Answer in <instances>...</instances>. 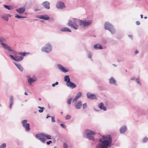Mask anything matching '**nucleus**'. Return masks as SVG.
Segmentation results:
<instances>
[{"label": "nucleus", "mask_w": 148, "mask_h": 148, "mask_svg": "<svg viewBox=\"0 0 148 148\" xmlns=\"http://www.w3.org/2000/svg\"><path fill=\"white\" fill-rule=\"evenodd\" d=\"M99 141L101 143L97 145V148H108L111 145L112 139L110 135L103 136Z\"/></svg>", "instance_id": "1"}, {"label": "nucleus", "mask_w": 148, "mask_h": 148, "mask_svg": "<svg viewBox=\"0 0 148 148\" xmlns=\"http://www.w3.org/2000/svg\"><path fill=\"white\" fill-rule=\"evenodd\" d=\"M79 21L81 25L83 26L84 27L88 26L90 25L92 23V21H82L79 20V21L77 19L75 18H73L72 21H69L68 23V25L74 29H77L78 28V25L76 23Z\"/></svg>", "instance_id": "2"}, {"label": "nucleus", "mask_w": 148, "mask_h": 148, "mask_svg": "<svg viewBox=\"0 0 148 148\" xmlns=\"http://www.w3.org/2000/svg\"><path fill=\"white\" fill-rule=\"evenodd\" d=\"M35 137L43 143H45V140L47 139H51V136L43 133L36 134Z\"/></svg>", "instance_id": "3"}, {"label": "nucleus", "mask_w": 148, "mask_h": 148, "mask_svg": "<svg viewBox=\"0 0 148 148\" xmlns=\"http://www.w3.org/2000/svg\"><path fill=\"white\" fill-rule=\"evenodd\" d=\"M86 133V136L88 138L89 140H94V138L92 135H95L96 133L93 131H91L89 130H86L85 131Z\"/></svg>", "instance_id": "4"}, {"label": "nucleus", "mask_w": 148, "mask_h": 148, "mask_svg": "<svg viewBox=\"0 0 148 148\" xmlns=\"http://www.w3.org/2000/svg\"><path fill=\"white\" fill-rule=\"evenodd\" d=\"M104 28L109 30L112 34L115 33V31L113 26L109 23L106 22L105 23Z\"/></svg>", "instance_id": "5"}, {"label": "nucleus", "mask_w": 148, "mask_h": 148, "mask_svg": "<svg viewBox=\"0 0 148 148\" xmlns=\"http://www.w3.org/2000/svg\"><path fill=\"white\" fill-rule=\"evenodd\" d=\"M52 50V47L49 44H47L46 45L45 47H43L41 49L42 51L46 53H49Z\"/></svg>", "instance_id": "6"}, {"label": "nucleus", "mask_w": 148, "mask_h": 148, "mask_svg": "<svg viewBox=\"0 0 148 148\" xmlns=\"http://www.w3.org/2000/svg\"><path fill=\"white\" fill-rule=\"evenodd\" d=\"M27 121L26 120H23L22 121V123L23 126L25 128L26 130L27 131H29L30 129L29 128V125L27 123Z\"/></svg>", "instance_id": "7"}, {"label": "nucleus", "mask_w": 148, "mask_h": 148, "mask_svg": "<svg viewBox=\"0 0 148 148\" xmlns=\"http://www.w3.org/2000/svg\"><path fill=\"white\" fill-rule=\"evenodd\" d=\"M27 77L28 79V82L30 85H31V83L36 81L37 80V78L35 77L31 78L29 76H27Z\"/></svg>", "instance_id": "8"}, {"label": "nucleus", "mask_w": 148, "mask_h": 148, "mask_svg": "<svg viewBox=\"0 0 148 148\" xmlns=\"http://www.w3.org/2000/svg\"><path fill=\"white\" fill-rule=\"evenodd\" d=\"M87 96L88 98L91 99H97L95 95L89 93H88L87 94Z\"/></svg>", "instance_id": "9"}, {"label": "nucleus", "mask_w": 148, "mask_h": 148, "mask_svg": "<svg viewBox=\"0 0 148 148\" xmlns=\"http://www.w3.org/2000/svg\"><path fill=\"white\" fill-rule=\"evenodd\" d=\"M66 85L68 87H70L72 88H75L76 86L75 84L71 81L69 82V83H67L66 84Z\"/></svg>", "instance_id": "10"}, {"label": "nucleus", "mask_w": 148, "mask_h": 148, "mask_svg": "<svg viewBox=\"0 0 148 148\" xmlns=\"http://www.w3.org/2000/svg\"><path fill=\"white\" fill-rule=\"evenodd\" d=\"M56 6L58 8L63 9L65 7L64 4L61 2H58L56 5Z\"/></svg>", "instance_id": "11"}, {"label": "nucleus", "mask_w": 148, "mask_h": 148, "mask_svg": "<svg viewBox=\"0 0 148 148\" xmlns=\"http://www.w3.org/2000/svg\"><path fill=\"white\" fill-rule=\"evenodd\" d=\"M1 44L2 46L6 50H8L10 51H12V50L11 49L10 47H9L7 45L1 42Z\"/></svg>", "instance_id": "12"}, {"label": "nucleus", "mask_w": 148, "mask_h": 148, "mask_svg": "<svg viewBox=\"0 0 148 148\" xmlns=\"http://www.w3.org/2000/svg\"><path fill=\"white\" fill-rule=\"evenodd\" d=\"M82 95V94L81 92H79L77 94L75 97L74 99L73 102H74L76 101L78 99H79Z\"/></svg>", "instance_id": "13"}, {"label": "nucleus", "mask_w": 148, "mask_h": 148, "mask_svg": "<svg viewBox=\"0 0 148 148\" xmlns=\"http://www.w3.org/2000/svg\"><path fill=\"white\" fill-rule=\"evenodd\" d=\"M19 14L23 13L25 10V8L24 7L20 8L16 10Z\"/></svg>", "instance_id": "14"}, {"label": "nucleus", "mask_w": 148, "mask_h": 148, "mask_svg": "<svg viewBox=\"0 0 148 148\" xmlns=\"http://www.w3.org/2000/svg\"><path fill=\"white\" fill-rule=\"evenodd\" d=\"M82 105V102L80 100L78 101L75 105V107L77 109H80Z\"/></svg>", "instance_id": "15"}, {"label": "nucleus", "mask_w": 148, "mask_h": 148, "mask_svg": "<svg viewBox=\"0 0 148 148\" xmlns=\"http://www.w3.org/2000/svg\"><path fill=\"white\" fill-rule=\"evenodd\" d=\"M98 107L101 110H106V108L104 106L103 103H100L98 105Z\"/></svg>", "instance_id": "16"}, {"label": "nucleus", "mask_w": 148, "mask_h": 148, "mask_svg": "<svg viewBox=\"0 0 148 148\" xmlns=\"http://www.w3.org/2000/svg\"><path fill=\"white\" fill-rule=\"evenodd\" d=\"M50 3L47 1H45L42 3V5L43 6L47 9H49Z\"/></svg>", "instance_id": "17"}, {"label": "nucleus", "mask_w": 148, "mask_h": 148, "mask_svg": "<svg viewBox=\"0 0 148 148\" xmlns=\"http://www.w3.org/2000/svg\"><path fill=\"white\" fill-rule=\"evenodd\" d=\"M58 67L59 69L63 72L66 73L68 71L66 69L64 68L60 65H58Z\"/></svg>", "instance_id": "18"}, {"label": "nucleus", "mask_w": 148, "mask_h": 148, "mask_svg": "<svg viewBox=\"0 0 148 148\" xmlns=\"http://www.w3.org/2000/svg\"><path fill=\"white\" fill-rule=\"evenodd\" d=\"M15 61L17 62H20L23 59V57L22 56H15Z\"/></svg>", "instance_id": "19"}, {"label": "nucleus", "mask_w": 148, "mask_h": 148, "mask_svg": "<svg viewBox=\"0 0 148 148\" xmlns=\"http://www.w3.org/2000/svg\"><path fill=\"white\" fill-rule=\"evenodd\" d=\"M94 47L96 49H103L102 46L99 44H96L95 45Z\"/></svg>", "instance_id": "20"}, {"label": "nucleus", "mask_w": 148, "mask_h": 148, "mask_svg": "<svg viewBox=\"0 0 148 148\" xmlns=\"http://www.w3.org/2000/svg\"><path fill=\"white\" fill-rule=\"evenodd\" d=\"M39 18L40 19H44L46 20H49L50 19V18L48 16L45 15L40 16Z\"/></svg>", "instance_id": "21"}, {"label": "nucleus", "mask_w": 148, "mask_h": 148, "mask_svg": "<svg viewBox=\"0 0 148 148\" xmlns=\"http://www.w3.org/2000/svg\"><path fill=\"white\" fill-rule=\"evenodd\" d=\"M60 31L61 32H71V31L70 29L67 27L63 28L61 29Z\"/></svg>", "instance_id": "22"}, {"label": "nucleus", "mask_w": 148, "mask_h": 148, "mask_svg": "<svg viewBox=\"0 0 148 148\" xmlns=\"http://www.w3.org/2000/svg\"><path fill=\"white\" fill-rule=\"evenodd\" d=\"M64 81L67 83H69L70 81V80L69 75H66L64 77Z\"/></svg>", "instance_id": "23"}, {"label": "nucleus", "mask_w": 148, "mask_h": 148, "mask_svg": "<svg viewBox=\"0 0 148 148\" xmlns=\"http://www.w3.org/2000/svg\"><path fill=\"white\" fill-rule=\"evenodd\" d=\"M127 130L126 127L125 126H123L121 128L120 130V132L121 133H124Z\"/></svg>", "instance_id": "24"}, {"label": "nucleus", "mask_w": 148, "mask_h": 148, "mask_svg": "<svg viewBox=\"0 0 148 148\" xmlns=\"http://www.w3.org/2000/svg\"><path fill=\"white\" fill-rule=\"evenodd\" d=\"M14 64L18 68L19 70L21 71L22 72L23 71V68L21 66L20 64H17L15 63H14Z\"/></svg>", "instance_id": "25"}, {"label": "nucleus", "mask_w": 148, "mask_h": 148, "mask_svg": "<svg viewBox=\"0 0 148 148\" xmlns=\"http://www.w3.org/2000/svg\"><path fill=\"white\" fill-rule=\"evenodd\" d=\"M109 82L110 84H115L116 82L115 80L114 79V78L113 77H112L109 80Z\"/></svg>", "instance_id": "26"}, {"label": "nucleus", "mask_w": 148, "mask_h": 148, "mask_svg": "<svg viewBox=\"0 0 148 148\" xmlns=\"http://www.w3.org/2000/svg\"><path fill=\"white\" fill-rule=\"evenodd\" d=\"M13 103V97L11 96L10 98V108H11L12 106Z\"/></svg>", "instance_id": "27"}, {"label": "nucleus", "mask_w": 148, "mask_h": 148, "mask_svg": "<svg viewBox=\"0 0 148 148\" xmlns=\"http://www.w3.org/2000/svg\"><path fill=\"white\" fill-rule=\"evenodd\" d=\"M2 18L4 20L6 21H8V17L7 15H4L2 16Z\"/></svg>", "instance_id": "28"}, {"label": "nucleus", "mask_w": 148, "mask_h": 148, "mask_svg": "<svg viewBox=\"0 0 148 148\" xmlns=\"http://www.w3.org/2000/svg\"><path fill=\"white\" fill-rule=\"evenodd\" d=\"M4 7L6 9L8 10H10L13 8L12 6L10 5H3Z\"/></svg>", "instance_id": "29"}, {"label": "nucleus", "mask_w": 148, "mask_h": 148, "mask_svg": "<svg viewBox=\"0 0 148 148\" xmlns=\"http://www.w3.org/2000/svg\"><path fill=\"white\" fill-rule=\"evenodd\" d=\"M20 55L22 56H24L28 54V53L27 52H20L18 53Z\"/></svg>", "instance_id": "30"}, {"label": "nucleus", "mask_w": 148, "mask_h": 148, "mask_svg": "<svg viewBox=\"0 0 148 148\" xmlns=\"http://www.w3.org/2000/svg\"><path fill=\"white\" fill-rule=\"evenodd\" d=\"M38 107L40 109V110H38L39 112L40 113L42 112L44 110V108L43 107H40V106H38Z\"/></svg>", "instance_id": "31"}, {"label": "nucleus", "mask_w": 148, "mask_h": 148, "mask_svg": "<svg viewBox=\"0 0 148 148\" xmlns=\"http://www.w3.org/2000/svg\"><path fill=\"white\" fill-rule=\"evenodd\" d=\"M15 17L16 18H25V17L20 16H19L18 15V14H16V15L15 16Z\"/></svg>", "instance_id": "32"}, {"label": "nucleus", "mask_w": 148, "mask_h": 148, "mask_svg": "<svg viewBox=\"0 0 148 148\" xmlns=\"http://www.w3.org/2000/svg\"><path fill=\"white\" fill-rule=\"evenodd\" d=\"M6 146V144L5 143H3L1 145L0 148H5Z\"/></svg>", "instance_id": "33"}, {"label": "nucleus", "mask_w": 148, "mask_h": 148, "mask_svg": "<svg viewBox=\"0 0 148 148\" xmlns=\"http://www.w3.org/2000/svg\"><path fill=\"white\" fill-rule=\"evenodd\" d=\"M148 140V138L145 137L143 140V142L144 143H145Z\"/></svg>", "instance_id": "34"}, {"label": "nucleus", "mask_w": 148, "mask_h": 148, "mask_svg": "<svg viewBox=\"0 0 148 148\" xmlns=\"http://www.w3.org/2000/svg\"><path fill=\"white\" fill-rule=\"evenodd\" d=\"M71 118L70 115H67L65 117V119L66 120L69 119Z\"/></svg>", "instance_id": "35"}, {"label": "nucleus", "mask_w": 148, "mask_h": 148, "mask_svg": "<svg viewBox=\"0 0 148 148\" xmlns=\"http://www.w3.org/2000/svg\"><path fill=\"white\" fill-rule=\"evenodd\" d=\"M72 99H71V98L68 99L67 100L68 103L70 105L71 103V101Z\"/></svg>", "instance_id": "36"}, {"label": "nucleus", "mask_w": 148, "mask_h": 148, "mask_svg": "<svg viewBox=\"0 0 148 148\" xmlns=\"http://www.w3.org/2000/svg\"><path fill=\"white\" fill-rule=\"evenodd\" d=\"M13 60L15 61V56L14 57L12 55H10L9 56Z\"/></svg>", "instance_id": "37"}, {"label": "nucleus", "mask_w": 148, "mask_h": 148, "mask_svg": "<svg viewBox=\"0 0 148 148\" xmlns=\"http://www.w3.org/2000/svg\"><path fill=\"white\" fill-rule=\"evenodd\" d=\"M87 107V105L86 103H84L83 104V109L86 108Z\"/></svg>", "instance_id": "38"}, {"label": "nucleus", "mask_w": 148, "mask_h": 148, "mask_svg": "<svg viewBox=\"0 0 148 148\" xmlns=\"http://www.w3.org/2000/svg\"><path fill=\"white\" fill-rule=\"evenodd\" d=\"M68 145L64 143L63 145V148H68Z\"/></svg>", "instance_id": "39"}, {"label": "nucleus", "mask_w": 148, "mask_h": 148, "mask_svg": "<svg viewBox=\"0 0 148 148\" xmlns=\"http://www.w3.org/2000/svg\"><path fill=\"white\" fill-rule=\"evenodd\" d=\"M51 120L52 122H55V119L54 117H52V116L51 117Z\"/></svg>", "instance_id": "40"}, {"label": "nucleus", "mask_w": 148, "mask_h": 148, "mask_svg": "<svg viewBox=\"0 0 148 148\" xmlns=\"http://www.w3.org/2000/svg\"><path fill=\"white\" fill-rule=\"evenodd\" d=\"M60 126L63 128H66V126L65 125H64V124H61L60 125Z\"/></svg>", "instance_id": "41"}, {"label": "nucleus", "mask_w": 148, "mask_h": 148, "mask_svg": "<svg viewBox=\"0 0 148 148\" xmlns=\"http://www.w3.org/2000/svg\"><path fill=\"white\" fill-rule=\"evenodd\" d=\"M136 82L139 84H140V82L139 80L138 79H136Z\"/></svg>", "instance_id": "42"}, {"label": "nucleus", "mask_w": 148, "mask_h": 148, "mask_svg": "<svg viewBox=\"0 0 148 148\" xmlns=\"http://www.w3.org/2000/svg\"><path fill=\"white\" fill-rule=\"evenodd\" d=\"M52 142V141H51L49 140V141L47 142V145H49Z\"/></svg>", "instance_id": "43"}, {"label": "nucleus", "mask_w": 148, "mask_h": 148, "mask_svg": "<svg viewBox=\"0 0 148 148\" xmlns=\"http://www.w3.org/2000/svg\"><path fill=\"white\" fill-rule=\"evenodd\" d=\"M136 24L137 25H140V22L139 21H136Z\"/></svg>", "instance_id": "44"}, {"label": "nucleus", "mask_w": 148, "mask_h": 148, "mask_svg": "<svg viewBox=\"0 0 148 148\" xmlns=\"http://www.w3.org/2000/svg\"><path fill=\"white\" fill-rule=\"evenodd\" d=\"M88 58H91V55L90 54H89L88 56Z\"/></svg>", "instance_id": "45"}, {"label": "nucleus", "mask_w": 148, "mask_h": 148, "mask_svg": "<svg viewBox=\"0 0 148 148\" xmlns=\"http://www.w3.org/2000/svg\"><path fill=\"white\" fill-rule=\"evenodd\" d=\"M138 53V51L137 50H136L135 52V53L136 54L137 53Z\"/></svg>", "instance_id": "46"}, {"label": "nucleus", "mask_w": 148, "mask_h": 148, "mask_svg": "<svg viewBox=\"0 0 148 148\" xmlns=\"http://www.w3.org/2000/svg\"><path fill=\"white\" fill-rule=\"evenodd\" d=\"M52 85L53 87H54L56 86V85L55 84H52Z\"/></svg>", "instance_id": "47"}, {"label": "nucleus", "mask_w": 148, "mask_h": 148, "mask_svg": "<svg viewBox=\"0 0 148 148\" xmlns=\"http://www.w3.org/2000/svg\"><path fill=\"white\" fill-rule=\"evenodd\" d=\"M56 85H57L58 84V82H56V83L55 84Z\"/></svg>", "instance_id": "48"}, {"label": "nucleus", "mask_w": 148, "mask_h": 148, "mask_svg": "<svg viewBox=\"0 0 148 148\" xmlns=\"http://www.w3.org/2000/svg\"><path fill=\"white\" fill-rule=\"evenodd\" d=\"M140 17L141 18H143V15H140Z\"/></svg>", "instance_id": "49"}, {"label": "nucleus", "mask_w": 148, "mask_h": 148, "mask_svg": "<svg viewBox=\"0 0 148 148\" xmlns=\"http://www.w3.org/2000/svg\"><path fill=\"white\" fill-rule=\"evenodd\" d=\"M51 117L50 116H47V117H46V118L47 119L49 117Z\"/></svg>", "instance_id": "50"}, {"label": "nucleus", "mask_w": 148, "mask_h": 148, "mask_svg": "<svg viewBox=\"0 0 148 148\" xmlns=\"http://www.w3.org/2000/svg\"><path fill=\"white\" fill-rule=\"evenodd\" d=\"M24 94L25 95H28V94H27V93L26 92H25L24 93Z\"/></svg>", "instance_id": "51"}, {"label": "nucleus", "mask_w": 148, "mask_h": 148, "mask_svg": "<svg viewBox=\"0 0 148 148\" xmlns=\"http://www.w3.org/2000/svg\"><path fill=\"white\" fill-rule=\"evenodd\" d=\"M38 100H39V101H41V99L40 98H38Z\"/></svg>", "instance_id": "52"}, {"label": "nucleus", "mask_w": 148, "mask_h": 148, "mask_svg": "<svg viewBox=\"0 0 148 148\" xmlns=\"http://www.w3.org/2000/svg\"><path fill=\"white\" fill-rule=\"evenodd\" d=\"M144 18L145 19H146V18H147V17H146V16H145V17H144Z\"/></svg>", "instance_id": "53"}, {"label": "nucleus", "mask_w": 148, "mask_h": 148, "mask_svg": "<svg viewBox=\"0 0 148 148\" xmlns=\"http://www.w3.org/2000/svg\"><path fill=\"white\" fill-rule=\"evenodd\" d=\"M131 79H132V80H134V79H132V78H131Z\"/></svg>", "instance_id": "54"}, {"label": "nucleus", "mask_w": 148, "mask_h": 148, "mask_svg": "<svg viewBox=\"0 0 148 148\" xmlns=\"http://www.w3.org/2000/svg\"><path fill=\"white\" fill-rule=\"evenodd\" d=\"M61 113L62 114V112H61Z\"/></svg>", "instance_id": "55"}]
</instances>
